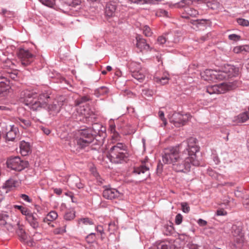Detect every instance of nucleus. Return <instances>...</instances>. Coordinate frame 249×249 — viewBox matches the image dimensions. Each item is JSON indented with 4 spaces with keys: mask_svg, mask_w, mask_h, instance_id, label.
Here are the masks:
<instances>
[{
    "mask_svg": "<svg viewBox=\"0 0 249 249\" xmlns=\"http://www.w3.org/2000/svg\"><path fill=\"white\" fill-rule=\"evenodd\" d=\"M21 96L22 102L33 111L47 108L51 113H57L63 105V101L61 100H55L52 104H50L53 97L49 89L42 91L38 95L33 90H25L22 92Z\"/></svg>",
    "mask_w": 249,
    "mask_h": 249,
    "instance_id": "f257e3e1",
    "label": "nucleus"
},
{
    "mask_svg": "<svg viewBox=\"0 0 249 249\" xmlns=\"http://www.w3.org/2000/svg\"><path fill=\"white\" fill-rule=\"evenodd\" d=\"M106 132V128L101 124L94 123L91 127H86L78 131L73 140L70 141L69 145L71 151L77 154L85 151L94 140L97 134Z\"/></svg>",
    "mask_w": 249,
    "mask_h": 249,
    "instance_id": "f03ea898",
    "label": "nucleus"
},
{
    "mask_svg": "<svg viewBox=\"0 0 249 249\" xmlns=\"http://www.w3.org/2000/svg\"><path fill=\"white\" fill-rule=\"evenodd\" d=\"M197 140L196 138L190 137L186 141L178 144L181 153L192 159V162L194 166H199L201 164L196 155L199 151V147L197 145Z\"/></svg>",
    "mask_w": 249,
    "mask_h": 249,
    "instance_id": "7ed1b4c3",
    "label": "nucleus"
},
{
    "mask_svg": "<svg viewBox=\"0 0 249 249\" xmlns=\"http://www.w3.org/2000/svg\"><path fill=\"white\" fill-rule=\"evenodd\" d=\"M128 157L127 146L122 142H117L108 152V159L112 163L116 164L125 162Z\"/></svg>",
    "mask_w": 249,
    "mask_h": 249,
    "instance_id": "20e7f679",
    "label": "nucleus"
},
{
    "mask_svg": "<svg viewBox=\"0 0 249 249\" xmlns=\"http://www.w3.org/2000/svg\"><path fill=\"white\" fill-rule=\"evenodd\" d=\"M191 159L189 156L181 153L177 161L172 164L173 169L177 172H189L191 166H194Z\"/></svg>",
    "mask_w": 249,
    "mask_h": 249,
    "instance_id": "39448f33",
    "label": "nucleus"
},
{
    "mask_svg": "<svg viewBox=\"0 0 249 249\" xmlns=\"http://www.w3.org/2000/svg\"><path fill=\"white\" fill-rule=\"evenodd\" d=\"M181 150L178 145L164 149L162 154V161L164 164H173L180 157Z\"/></svg>",
    "mask_w": 249,
    "mask_h": 249,
    "instance_id": "423d86ee",
    "label": "nucleus"
},
{
    "mask_svg": "<svg viewBox=\"0 0 249 249\" xmlns=\"http://www.w3.org/2000/svg\"><path fill=\"white\" fill-rule=\"evenodd\" d=\"M236 82L229 83H222L218 85H214L207 87L206 91L210 94H222L227 91L230 90L235 88L236 85Z\"/></svg>",
    "mask_w": 249,
    "mask_h": 249,
    "instance_id": "0eeeda50",
    "label": "nucleus"
},
{
    "mask_svg": "<svg viewBox=\"0 0 249 249\" xmlns=\"http://www.w3.org/2000/svg\"><path fill=\"white\" fill-rule=\"evenodd\" d=\"M6 165L8 168L16 171H21L27 168L29 165L28 161L22 160L19 157H11L6 161Z\"/></svg>",
    "mask_w": 249,
    "mask_h": 249,
    "instance_id": "6e6552de",
    "label": "nucleus"
},
{
    "mask_svg": "<svg viewBox=\"0 0 249 249\" xmlns=\"http://www.w3.org/2000/svg\"><path fill=\"white\" fill-rule=\"evenodd\" d=\"M191 115L189 113L181 114L179 112H174L171 118L170 122L176 127H179L183 126L191 119Z\"/></svg>",
    "mask_w": 249,
    "mask_h": 249,
    "instance_id": "1a4fd4ad",
    "label": "nucleus"
},
{
    "mask_svg": "<svg viewBox=\"0 0 249 249\" xmlns=\"http://www.w3.org/2000/svg\"><path fill=\"white\" fill-rule=\"evenodd\" d=\"M18 78L17 73L13 72L12 71H4L0 74V87H4L6 89L9 90L11 88V79L16 80Z\"/></svg>",
    "mask_w": 249,
    "mask_h": 249,
    "instance_id": "9d476101",
    "label": "nucleus"
},
{
    "mask_svg": "<svg viewBox=\"0 0 249 249\" xmlns=\"http://www.w3.org/2000/svg\"><path fill=\"white\" fill-rule=\"evenodd\" d=\"M18 57L20 59L21 64L23 67L30 65L33 61L35 57L28 50L20 49L18 52Z\"/></svg>",
    "mask_w": 249,
    "mask_h": 249,
    "instance_id": "9b49d317",
    "label": "nucleus"
},
{
    "mask_svg": "<svg viewBox=\"0 0 249 249\" xmlns=\"http://www.w3.org/2000/svg\"><path fill=\"white\" fill-rule=\"evenodd\" d=\"M149 168L142 163V164L138 167H134L132 173L135 175L140 176L139 181L142 182L146 180L150 176Z\"/></svg>",
    "mask_w": 249,
    "mask_h": 249,
    "instance_id": "f8f14e48",
    "label": "nucleus"
},
{
    "mask_svg": "<svg viewBox=\"0 0 249 249\" xmlns=\"http://www.w3.org/2000/svg\"><path fill=\"white\" fill-rule=\"evenodd\" d=\"M103 196L108 200H112L120 197L121 194L116 189L110 188L109 186H104Z\"/></svg>",
    "mask_w": 249,
    "mask_h": 249,
    "instance_id": "ddd939ff",
    "label": "nucleus"
},
{
    "mask_svg": "<svg viewBox=\"0 0 249 249\" xmlns=\"http://www.w3.org/2000/svg\"><path fill=\"white\" fill-rule=\"evenodd\" d=\"M190 23L193 25V28L196 30H204L209 25L210 21L206 19H190Z\"/></svg>",
    "mask_w": 249,
    "mask_h": 249,
    "instance_id": "4468645a",
    "label": "nucleus"
},
{
    "mask_svg": "<svg viewBox=\"0 0 249 249\" xmlns=\"http://www.w3.org/2000/svg\"><path fill=\"white\" fill-rule=\"evenodd\" d=\"M117 7V3L115 1H110L108 2L105 8V14L107 17H112L115 15Z\"/></svg>",
    "mask_w": 249,
    "mask_h": 249,
    "instance_id": "2eb2a0df",
    "label": "nucleus"
},
{
    "mask_svg": "<svg viewBox=\"0 0 249 249\" xmlns=\"http://www.w3.org/2000/svg\"><path fill=\"white\" fill-rule=\"evenodd\" d=\"M26 220L30 225L35 230L37 229L39 226L38 216L36 213H33L31 212L26 216Z\"/></svg>",
    "mask_w": 249,
    "mask_h": 249,
    "instance_id": "dca6fc26",
    "label": "nucleus"
},
{
    "mask_svg": "<svg viewBox=\"0 0 249 249\" xmlns=\"http://www.w3.org/2000/svg\"><path fill=\"white\" fill-rule=\"evenodd\" d=\"M223 69L227 74L228 78L236 77L239 74V68L233 65L227 64Z\"/></svg>",
    "mask_w": 249,
    "mask_h": 249,
    "instance_id": "f3484780",
    "label": "nucleus"
},
{
    "mask_svg": "<svg viewBox=\"0 0 249 249\" xmlns=\"http://www.w3.org/2000/svg\"><path fill=\"white\" fill-rule=\"evenodd\" d=\"M9 128L8 131L4 134L3 136L5 139L6 142L14 141L16 138L18 129L14 125H9Z\"/></svg>",
    "mask_w": 249,
    "mask_h": 249,
    "instance_id": "a211bd4d",
    "label": "nucleus"
},
{
    "mask_svg": "<svg viewBox=\"0 0 249 249\" xmlns=\"http://www.w3.org/2000/svg\"><path fill=\"white\" fill-rule=\"evenodd\" d=\"M136 47L139 48L141 51L142 50L146 51H151L152 49L150 48L149 45L147 43L144 38L141 37L140 36H138L136 37Z\"/></svg>",
    "mask_w": 249,
    "mask_h": 249,
    "instance_id": "6ab92c4d",
    "label": "nucleus"
},
{
    "mask_svg": "<svg viewBox=\"0 0 249 249\" xmlns=\"http://www.w3.org/2000/svg\"><path fill=\"white\" fill-rule=\"evenodd\" d=\"M109 129L111 133V139L114 142L119 141L121 139V133L116 130V124L114 122L109 123Z\"/></svg>",
    "mask_w": 249,
    "mask_h": 249,
    "instance_id": "aec40b11",
    "label": "nucleus"
},
{
    "mask_svg": "<svg viewBox=\"0 0 249 249\" xmlns=\"http://www.w3.org/2000/svg\"><path fill=\"white\" fill-rule=\"evenodd\" d=\"M215 73L216 71L207 69L201 73V75L205 81L215 82Z\"/></svg>",
    "mask_w": 249,
    "mask_h": 249,
    "instance_id": "412c9836",
    "label": "nucleus"
},
{
    "mask_svg": "<svg viewBox=\"0 0 249 249\" xmlns=\"http://www.w3.org/2000/svg\"><path fill=\"white\" fill-rule=\"evenodd\" d=\"M242 231L243 225L241 223L237 222L236 224H233L231 227V233L234 237L244 236Z\"/></svg>",
    "mask_w": 249,
    "mask_h": 249,
    "instance_id": "4be33fe9",
    "label": "nucleus"
},
{
    "mask_svg": "<svg viewBox=\"0 0 249 249\" xmlns=\"http://www.w3.org/2000/svg\"><path fill=\"white\" fill-rule=\"evenodd\" d=\"M18 228L16 231V233L19 236L20 240L21 242H26L27 239V235L24 229V226L20 224V222L18 221L17 224Z\"/></svg>",
    "mask_w": 249,
    "mask_h": 249,
    "instance_id": "5701e85b",
    "label": "nucleus"
},
{
    "mask_svg": "<svg viewBox=\"0 0 249 249\" xmlns=\"http://www.w3.org/2000/svg\"><path fill=\"white\" fill-rule=\"evenodd\" d=\"M101 131V133L97 134L95 135L94 140L91 142L93 143V145H96L100 147L104 143L106 136V132L103 133V131Z\"/></svg>",
    "mask_w": 249,
    "mask_h": 249,
    "instance_id": "b1692460",
    "label": "nucleus"
},
{
    "mask_svg": "<svg viewBox=\"0 0 249 249\" xmlns=\"http://www.w3.org/2000/svg\"><path fill=\"white\" fill-rule=\"evenodd\" d=\"M18 183V181L13 178H10L7 180L2 186V189H5V192L12 189L13 188L16 187Z\"/></svg>",
    "mask_w": 249,
    "mask_h": 249,
    "instance_id": "393cba45",
    "label": "nucleus"
},
{
    "mask_svg": "<svg viewBox=\"0 0 249 249\" xmlns=\"http://www.w3.org/2000/svg\"><path fill=\"white\" fill-rule=\"evenodd\" d=\"M173 35L171 34H168L165 36H161L158 37L157 42L159 44L163 45L166 42H176L175 39L172 38Z\"/></svg>",
    "mask_w": 249,
    "mask_h": 249,
    "instance_id": "a878e982",
    "label": "nucleus"
},
{
    "mask_svg": "<svg viewBox=\"0 0 249 249\" xmlns=\"http://www.w3.org/2000/svg\"><path fill=\"white\" fill-rule=\"evenodd\" d=\"M68 181L71 185L74 186L78 189H82L85 185L81 182L80 178L76 176H72L70 178Z\"/></svg>",
    "mask_w": 249,
    "mask_h": 249,
    "instance_id": "bb28decb",
    "label": "nucleus"
},
{
    "mask_svg": "<svg viewBox=\"0 0 249 249\" xmlns=\"http://www.w3.org/2000/svg\"><path fill=\"white\" fill-rule=\"evenodd\" d=\"M249 119L248 112L245 111L235 116L233 118V122L236 123H243Z\"/></svg>",
    "mask_w": 249,
    "mask_h": 249,
    "instance_id": "cd10ccee",
    "label": "nucleus"
},
{
    "mask_svg": "<svg viewBox=\"0 0 249 249\" xmlns=\"http://www.w3.org/2000/svg\"><path fill=\"white\" fill-rule=\"evenodd\" d=\"M244 236H240L236 238L232 243V249H242L244 245Z\"/></svg>",
    "mask_w": 249,
    "mask_h": 249,
    "instance_id": "c85d7f7f",
    "label": "nucleus"
},
{
    "mask_svg": "<svg viewBox=\"0 0 249 249\" xmlns=\"http://www.w3.org/2000/svg\"><path fill=\"white\" fill-rule=\"evenodd\" d=\"M109 92L108 89L105 86H102L94 90V94L97 97L107 95Z\"/></svg>",
    "mask_w": 249,
    "mask_h": 249,
    "instance_id": "c756f323",
    "label": "nucleus"
},
{
    "mask_svg": "<svg viewBox=\"0 0 249 249\" xmlns=\"http://www.w3.org/2000/svg\"><path fill=\"white\" fill-rule=\"evenodd\" d=\"M185 11L186 12V15L182 16V18L186 19H189L190 17H195L198 15V11L193 8L186 7Z\"/></svg>",
    "mask_w": 249,
    "mask_h": 249,
    "instance_id": "7c9ffc66",
    "label": "nucleus"
},
{
    "mask_svg": "<svg viewBox=\"0 0 249 249\" xmlns=\"http://www.w3.org/2000/svg\"><path fill=\"white\" fill-rule=\"evenodd\" d=\"M57 216V213L55 211H52L43 218V221L44 223H48V224H50L49 222L53 221L55 220Z\"/></svg>",
    "mask_w": 249,
    "mask_h": 249,
    "instance_id": "2f4dec72",
    "label": "nucleus"
},
{
    "mask_svg": "<svg viewBox=\"0 0 249 249\" xmlns=\"http://www.w3.org/2000/svg\"><path fill=\"white\" fill-rule=\"evenodd\" d=\"M132 76L139 82H142L145 78L144 71L141 69L131 74Z\"/></svg>",
    "mask_w": 249,
    "mask_h": 249,
    "instance_id": "473e14b6",
    "label": "nucleus"
},
{
    "mask_svg": "<svg viewBox=\"0 0 249 249\" xmlns=\"http://www.w3.org/2000/svg\"><path fill=\"white\" fill-rule=\"evenodd\" d=\"M20 153L22 156H26L30 150V144L25 142H21L20 144Z\"/></svg>",
    "mask_w": 249,
    "mask_h": 249,
    "instance_id": "72a5a7b5",
    "label": "nucleus"
},
{
    "mask_svg": "<svg viewBox=\"0 0 249 249\" xmlns=\"http://www.w3.org/2000/svg\"><path fill=\"white\" fill-rule=\"evenodd\" d=\"M128 67L131 74L142 69L141 64L136 62H131L129 63Z\"/></svg>",
    "mask_w": 249,
    "mask_h": 249,
    "instance_id": "f704fd0d",
    "label": "nucleus"
},
{
    "mask_svg": "<svg viewBox=\"0 0 249 249\" xmlns=\"http://www.w3.org/2000/svg\"><path fill=\"white\" fill-rule=\"evenodd\" d=\"M156 246L154 247L152 249H172L170 243L165 241H161L159 243H156Z\"/></svg>",
    "mask_w": 249,
    "mask_h": 249,
    "instance_id": "c9c22d12",
    "label": "nucleus"
},
{
    "mask_svg": "<svg viewBox=\"0 0 249 249\" xmlns=\"http://www.w3.org/2000/svg\"><path fill=\"white\" fill-rule=\"evenodd\" d=\"M18 122L19 124L23 128L29 127L31 125V122L29 119L19 118Z\"/></svg>",
    "mask_w": 249,
    "mask_h": 249,
    "instance_id": "e433bc0d",
    "label": "nucleus"
},
{
    "mask_svg": "<svg viewBox=\"0 0 249 249\" xmlns=\"http://www.w3.org/2000/svg\"><path fill=\"white\" fill-rule=\"evenodd\" d=\"M206 3L208 8L213 10L217 9L220 6V4L217 0H213L208 1H207Z\"/></svg>",
    "mask_w": 249,
    "mask_h": 249,
    "instance_id": "4c0bfd02",
    "label": "nucleus"
},
{
    "mask_svg": "<svg viewBox=\"0 0 249 249\" xmlns=\"http://www.w3.org/2000/svg\"><path fill=\"white\" fill-rule=\"evenodd\" d=\"M215 82L216 80H223L228 79V75L225 72L224 69L222 71H216V73H215Z\"/></svg>",
    "mask_w": 249,
    "mask_h": 249,
    "instance_id": "58836bf2",
    "label": "nucleus"
},
{
    "mask_svg": "<svg viewBox=\"0 0 249 249\" xmlns=\"http://www.w3.org/2000/svg\"><path fill=\"white\" fill-rule=\"evenodd\" d=\"M9 218V216L7 213H0V226L5 225L7 223V221Z\"/></svg>",
    "mask_w": 249,
    "mask_h": 249,
    "instance_id": "ea45409f",
    "label": "nucleus"
},
{
    "mask_svg": "<svg viewBox=\"0 0 249 249\" xmlns=\"http://www.w3.org/2000/svg\"><path fill=\"white\" fill-rule=\"evenodd\" d=\"M75 217V212L73 210L66 212L64 215V218L67 221H71Z\"/></svg>",
    "mask_w": 249,
    "mask_h": 249,
    "instance_id": "a19ab883",
    "label": "nucleus"
},
{
    "mask_svg": "<svg viewBox=\"0 0 249 249\" xmlns=\"http://www.w3.org/2000/svg\"><path fill=\"white\" fill-rule=\"evenodd\" d=\"M14 208L19 210L22 214L25 215L26 216L31 212L30 210L28 208L21 205H15L14 206Z\"/></svg>",
    "mask_w": 249,
    "mask_h": 249,
    "instance_id": "79ce46f5",
    "label": "nucleus"
},
{
    "mask_svg": "<svg viewBox=\"0 0 249 249\" xmlns=\"http://www.w3.org/2000/svg\"><path fill=\"white\" fill-rule=\"evenodd\" d=\"M124 123H121L120 121L119 120L116 121V130L119 131L121 134L123 135H126L127 133L124 132L123 130L124 127Z\"/></svg>",
    "mask_w": 249,
    "mask_h": 249,
    "instance_id": "37998d69",
    "label": "nucleus"
},
{
    "mask_svg": "<svg viewBox=\"0 0 249 249\" xmlns=\"http://www.w3.org/2000/svg\"><path fill=\"white\" fill-rule=\"evenodd\" d=\"M154 80L156 83L163 85L168 82L169 78L167 76H162L161 77H156L154 78Z\"/></svg>",
    "mask_w": 249,
    "mask_h": 249,
    "instance_id": "c03bdc74",
    "label": "nucleus"
},
{
    "mask_svg": "<svg viewBox=\"0 0 249 249\" xmlns=\"http://www.w3.org/2000/svg\"><path fill=\"white\" fill-rule=\"evenodd\" d=\"M96 234L93 232L89 234L85 238V240L88 244H92L94 243L96 241Z\"/></svg>",
    "mask_w": 249,
    "mask_h": 249,
    "instance_id": "a18cd8bd",
    "label": "nucleus"
},
{
    "mask_svg": "<svg viewBox=\"0 0 249 249\" xmlns=\"http://www.w3.org/2000/svg\"><path fill=\"white\" fill-rule=\"evenodd\" d=\"M44 5L50 8H53L55 5V0H39Z\"/></svg>",
    "mask_w": 249,
    "mask_h": 249,
    "instance_id": "49530a36",
    "label": "nucleus"
},
{
    "mask_svg": "<svg viewBox=\"0 0 249 249\" xmlns=\"http://www.w3.org/2000/svg\"><path fill=\"white\" fill-rule=\"evenodd\" d=\"M90 100L91 99L89 96L88 95L83 96L76 100V105H80V104L84 103H86Z\"/></svg>",
    "mask_w": 249,
    "mask_h": 249,
    "instance_id": "de8ad7c7",
    "label": "nucleus"
},
{
    "mask_svg": "<svg viewBox=\"0 0 249 249\" xmlns=\"http://www.w3.org/2000/svg\"><path fill=\"white\" fill-rule=\"evenodd\" d=\"M156 15L158 17H162L168 18L170 16L169 12L163 9H159L156 13Z\"/></svg>",
    "mask_w": 249,
    "mask_h": 249,
    "instance_id": "09e8293b",
    "label": "nucleus"
},
{
    "mask_svg": "<svg viewBox=\"0 0 249 249\" xmlns=\"http://www.w3.org/2000/svg\"><path fill=\"white\" fill-rule=\"evenodd\" d=\"M80 222L83 223L85 225H93L94 223L90 218L88 217L80 218L78 220V224H80Z\"/></svg>",
    "mask_w": 249,
    "mask_h": 249,
    "instance_id": "8fccbe9b",
    "label": "nucleus"
},
{
    "mask_svg": "<svg viewBox=\"0 0 249 249\" xmlns=\"http://www.w3.org/2000/svg\"><path fill=\"white\" fill-rule=\"evenodd\" d=\"M236 21L238 24L240 25L246 27L249 26V21L247 19L242 18H237Z\"/></svg>",
    "mask_w": 249,
    "mask_h": 249,
    "instance_id": "3c124183",
    "label": "nucleus"
},
{
    "mask_svg": "<svg viewBox=\"0 0 249 249\" xmlns=\"http://www.w3.org/2000/svg\"><path fill=\"white\" fill-rule=\"evenodd\" d=\"M174 228L171 226L164 227V233L166 235H170L173 233Z\"/></svg>",
    "mask_w": 249,
    "mask_h": 249,
    "instance_id": "603ef678",
    "label": "nucleus"
},
{
    "mask_svg": "<svg viewBox=\"0 0 249 249\" xmlns=\"http://www.w3.org/2000/svg\"><path fill=\"white\" fill-rule=\"evenodd\" d=\"M228 38L231 41L236 42L241 39V36L236 34H233L229 35Z\"/></svg>",
    "mask_w": 249,
    "mask_h": 249,
    "instance_id": "864d4df0",
    "label": "nucleus"
},
{
    "mask_svg": "<svg viewBox=\"0 0 249 249\" xmlns=\"http://www.w3.org/2000/svg\"><path fill=\"white\" fill-rule=\"evenodd\" d=\"M143 33L146 36H150L152 34L151 29L147 25H145L143 27Z\"/></svg>",
    "mask_w": 249,
    "mask_h": 249,
    "instance_id": "5fc2aeb1",
    "label": "nucleus"
},
{
    "mask_svg": "<svg viewBox=\"0 0 249 249\" xmlns=\"http://www.w3.org/2000/svg\"><path fill=\"white\" fill-rule=\"evenodd\" d=\"M159 118L162 121L164 125H166L167 122V120L164 117V113L163 111L160 110L158 113Z\"/></svg>",
    "mask_w": 249,
    "mask_h": 249,
    "instance_id": "6e6d98bb",
    "label": "nucleus"
},
{
    "mask_svg": "<svg viewBox=\"0 0 249 249\" xmlns=\"http://www.w3.org/2000/svg\"><path fill=\"white\" fill-rule=\"evenodd\" d=\"M8 90L4 87H0V99H2L3 97L7 95Z\"/></svg>",
    "mask_w": 249,
    "mask_h": 249,
    "instance_id": "4d7b16f0",
    "label": "nucleus"
},
{
    "mask_svg": "<svg viewBox=\"0 0 249 249\" xmlns=\"http://www.w3.org/2000/svg\"><path fill=\"white\" fill-rule=\"evenodd\" d=\"M182 211L185 213H188L190 211V207L187 203L182 202L181 203Z\"/></svg>",
    "mask_w": 249,
    "mask_h": 249,
    "instance_id": "13d9d810",
    "label": "nucleus"
},
{
    "mask_svg": "<svg viewBox=\"0 0 249 249\" xmlns=\"http://www.w3.org/2000/svg\"><path fill=\"white\" fill-rule=\"evenodd\" d=\"M66 231V226H64L63 228H57L54 229V233L55 234H61L63 233H65Z\"/></svg>",
    "mask_w": 249,
    "mask_h": 249,
    "instance_id": "bf43d9fd",
    "label": "nucleus"
},
{
    "mask_svg": "<svg viewBox=\"0 0 249 249\" xmlns=\"http://www.w3.org/2000/svg\"><path fill=\"white\" fill-rule=\"evenodd\" d=\"M244 50H245V47L243 46L235 47L233 49V52L236 53H240Z\"/></svg>",
    "mask_w": 249,
    "mask_h": 249,
    "instance_id": "052dcab7",
    "label": "nucleus"
},
{
    "mask_svg": "<svg viewBox=\"0 0 249 249\" xmlns=\"http://www.w3.org/2000/svg\"><path fill=\"white\" fill-rule=\"evenodd\" d=\"M24 201L28 203H31L32 199L29 197V196L26 194H20L19 196Z\"/></svg>",
    "mask_w": 249,
    "mask_h": 249,
    "instance_id": "680f3d73",
    "label": "nucleus"
},
{
    "mask_svg": "<svg viewBox=\"0 0 249 249\" xmlns=\"http://www.w3.org/2000/svg\"><path fill=\"white\" fill-rule=\"evenodd\" d=\"M182 221V216L180 213H178L175 217V223L177 225H179Z\"/></svg>",
    "mask_w": 249,
    "mask_h": 249,
    "instance_id": "e2e57ef3",
    "label": "nucleus"
},
{
    "mask_svg": "<svg viewBox=\"0 0 249 249\" xmlns=\"http://www.w3.org/2000/svg\"><path fill=\"white\" fill-rule=\"evenodd\" d=\"M227 214V212L223 209H218L216 211L215 215L216 216H225Z\"/></svg>",
    "mask_w": 249,
    "mask_h": 249,
    "instance_id": "0e129e2a",
    "label": "nucleus"
},
{
    "mask_svg": "<svg viewBox=\"0 0 249 249\" xmlns=\"http://www.w3.org/2000/svg\"><path fill=\"white\" fill-rule=\"evenodd\" d=\"M95 230L99 232L101 235H103L105 233L104 228L101 225H98L95 228Z\"/></svg>",
    "mask_w": 249,
    "mask_h": 249,
    "instance_id": "69168bd1",
    "label": "nucleus"
},
{
    "mask_svg": "<svg viewBox=\"0 0 249 249\" xmlns=\"http://www.w3.org/2000/svg\"><path fill=\"white\" fill-rule=\"evenodd\" d=\"M131 3L137 4H145L144 0H128Z\"/></svg>",
    "mask_w": 249,
    "mask_h": 249,
    "instance_id": "338daca9",
    "label": "nucleus"
},
{
    "mask_svg": "<svg viewBox=\"0 0 249 249\" xmlns=\"http://www.w3.org/2000/svg\"><path fill=\"white\" fill-rule=\"evenodd\" d=\"M197 223L200 226H205L207 225V222L206 221L200 218L198 220Z\"/></svg>",
    "mask_w": 249,
    "mask_h": 249,
    "instance_id": "774afa93",
    "label": "nucleus"
}]
</instances>
